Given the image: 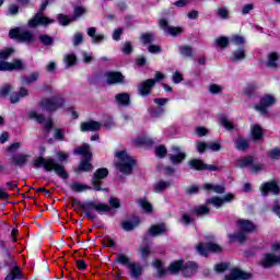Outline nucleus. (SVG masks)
I'll list each match as a JSON object with an SVG mask.
<instances>
[{
    "mask_svg": "<svg viewBox=\"0 0 280 280\" xmlns=\"http://www.w3.org/2000/svg\"><path fill=\"white\" fill-rule=\"evenodd\" d=\"M33 167L35 170H38V167H43L45 172H55L57 176L60 178H68L67 171H65V166L62 164H59L54 160L52 158H37L33 162Z\"/></svg>",
    "mask_w": 280,
    "mask_h": 280,
    "instance_id": "nucleus-1",
    "label": "nucleus"
},
{
    "mask_svg": "<svg viewBox=\"0 0 280 280\" xmlns=\"http://www.w3.org/2000/svg\"><path fill=\"white\" fill-rule=\"evenodd\" d=\"M237 229L241 231L238 234H231V242H244L246 240V233H253L257 231V226L253 222L244 219H240L236 223Z\"/></svg>",
    "mask_w": 280,
    "mask_h": 280,
    "instance_id": "nucleus-2",
    "label": "nucleus"
},
{
    "mask_svg": "<svg viewBox=\"0 0 280 280\" xmlns=\"http://www.w3.org/2000/svg\"><path fill=\"white\" fill-rule=\"evenodd\" d=\"M168 270L171 275H178V271L182 270L185 277H191L192 275H196V270H198V265H196V262L183 264V260H176L171 264Z\"/></svg>",
    "mask_w": 280,
    "mask_h": 280,
    "instance_id": "nucleus-3",
    "label": "nucleus"
},
{
    "mask_svg": "<svg viewBox=\"0 0 280 280\" xmlns=\"http://www.w3.org/2000/svg\"><path fill=\"white\" fill-rule=\"evenodd\" d=\"M118 159L116 167L122 174H132V167H135V159L130 156L126 151L116 152Z\"/></svg>",
    "mask_w": 280,
    "mask_h": 280,
    "instance_id": "nucleus-4",
    "label": "nucleus"
},
{
    "mask_svg": "<svg viewBox=\"0 0 280 280\" xmlns=\"http://www.w3.org/2000/svg\"><path fill=\"white\" fill-rule=\"evenodd\" d=\"M74 154H80L81 156H84V159L81 161L80 165H79V170H81V172H92L93 170V165L89 163V161H91V147L89 144H83L77 149H74Z\"/></svg>",
    "mask_w": 280,
    "mask_h": 280,
    "instance_id": "nucleus-5",
    "label": "nucleus"
},
{
    "mask_svg": "<svg viewBox=\"0 0 280 280\" xmlns=\"http://www.w3.org/2000/svg\"><path fill=\"white\" fill-rule=\"evenodd\" d=\"M62 106H65V98L61 95L44 98L39 103V108H42V110H48L49 113H54V110H58V108H62Z\"/></svg>",
    "mask_w": 280,
    "mask_h": 280,
    "instance_id": "nucleus-6",
    "label": "nucleus"
},
{
    "mask_svg": "<svg viewBox=\"0 0 280 280\" xmlns=\"http://www.w3.org/2000/svg\"><path fill=\"white\" fill-rule=\"evenodd\" d=\"M91 209H95L97 213H108L110 211V206L106 203H97L93 201L88 202L84 206L85 215H88V218H90L91 220H95V215L91 213Z\"/></svg>",
    "mask_w": 280,
    "mask_h": 280,
    "instance_id": "nucleus-7",
    "label": "nucleus"
},
{
    "mask_svg": "<svg viewBox=\"0 0 280 280\" xmlns=\"http://www.w3.org/2000/svg\"><path fill=\"white\" fill-rule=\"evenodd\" d=\"M9 37L16 38L21 43H34V34H32L30 31L21 28H12L9 32Z\"/></svg>",
    "mask_w": 280,
    "mask_h": 280,
    "instance_id": "nucleus-8",
    "label": "nucleus"
},
{
    "mask_svg": "<svg viewBox=\"0 0 280 280\" xmlns=\"http://www.w3.org/2000/svg\"><path fill=\"white\" fill-rule=\"evenodd\" d=\"M275 104H277V98L273 95L266 94L260 100V103L255 106V109L260 113V115H266V113H268V108H270V106H275Z\"/></svg>",
    "mask_w": 280,
    "mask_h": 280,
    "instance_id": "nucleus-9",
    "label": "nucleus"
},
{
    "mask_svg": "<svg viewBox=\"0 0 280 280\" xmlns=\"http://www.w3.org/2000/svg\"><path fill=\"white\" fill-rule=\"evenodd\" d=\"M197 253H199V255H202L203 257H207V255H209V253H222V247L215 243H208V244H203L200 243L197 245Z\"/></svg>",
    "mask_w": 280,
    "mask_h": 280,
    "instance_id": "nucleus-10",
    "label": "nucleus"
},
{
    "mask_svg": "<svg viewBox=\"0 0 280 280\" xmlns=\"http://www.w3.org/2000/svg\"><path fill=\"white\" fill-rule=\"evenodd\" d=\"M159 25L161 30H163V32L170 36H180V34L184 32L183 27L180 26H170L167 24V20L165 19L160 20Z\"/></svg>",
    "mask_w": 280,
    "mask_h": 280,
    "instance_id": "nucleus-11",
    "label": "nucleus"
},
{
    "mask_svg": "<svg viewBox=\"0 0 280 280\" xmlns=\"http://www.w3.org/2000/svg\"><path fill=\"white\" fill-rule=\"evenodd\" d=\"M106 176H108V168H98L94 173V177L92 179V185L94 186V189L96 191L102 190V180H104V178H106Z\"/></svg>",
    "mask_w": 280,
    "mask_h": 280,
    "instance_id": "nucleus-12",
    "label": "nucleus"
},
{
    "mask_svg": "<svg viewBox=\"0 0 280 280\" xmlns=\"http://www.w3.org/2000/svg\"><path fill=\"white\" fill-rule=\"evenodd\" d=\"M189 167L191 170H198V171H202V170H209V172H218L219 167L215 164H206L205 162H202V160H191L189 163Z\"/></svg>",
    "mask_w": 280,
    "mask_h": 280,
    "instance_id": "nucleus-13",
    "label": "nucleus"
},
{
    "mask_svg": "<svg viewBox=\"0 0 280 280\" xmlns=\"http://www.w3.org/2000/svg\"><path fill=\"white\" fill-rule=\"evenodd\" d=\"M51 23H55V20H51L40 13H37L34 15L33 19L28 21V27H38V25H51Z\"/></svg>",
    "mask_w": 280,
    "mask_h": 280,
    "instance_id": "nucleus-14",
    "label": "nucleus"
},
{
    "mask_svg": "<svg viewBox=\"0 0 280 280\" xmlns=\"http://www.w3.org/2000/svg\"><path fill=\"white\" fill-rule=\"evenodd\" d=\"M196 149L199 152V154H202L207 152V150H210L211 152H220L222 147L218 142L206 143L199 141L196 143Z\"/></svg>",
    "mask_w": 280,
    "mask_h": 280,
    "instance_id": "nucleus-15",
    "label": "nucleus"
},
{
    "mask_svg": "<svg viewBox=\"0 0 280 280\" xmlns=\"http://www.w3.org/2000/svg\"><path fill=\"white\" fill-rule=\"evenodd\" d=\"M260 191L262 196H268V194H275L277 196L280 189L277 182H268L260 187Z\"/></svg>",
    "mask_w": 280,
    "mask_h": 280,
    "instance_id": "nucleus-16",
    "label": "nucleus"
},
{
    "mask_svg": "<svg viewBox=\"0 0 280 280\" xmlns=\"http://www.w3.org/2000/svg\"><path fill=\"white\" fill-rule=\"evenodd\" d=\"M260 264L264 268H270L271 266H275V264H280V253L278 256L275 254H265Z\"/></svg>",
    "mask_w": 280,
    "mask_h": 280,
    "instance_id": "nucleus-17",
    "label": "nucleus"
},
{
    "mask_svg": "<svg viewBox=\"0 0 280 280\" xmlns=\"http://www.w3.org/2000/svg\"><path fill=\"white\" fill-rule=\"evenodd\" d=\"M18 69H23V62H21V60L13 62L0 61V71H16Z\"/></svg>",
    "mask_w": 280,
    "mask_h": 280,
    "instance_id": "nucleus-18",
    "label": "nucleus"
},
{
    "mask_svg": "<svg viewBox=\"0 0 280 280\" xmlns=\"http://www.w3.org/2000/svg\"><path fill=\"white\" fill-rule=\"evenodd\" d=\"M235 197L232 194L225 195L223 198L213 197L208 199V205H213L215 209H220L225 202H231Z\"/></svg>",
    "mask_w": 280,
    "mask_h": 280,
    "instance_id": "nucleus-19",
    "label": "nucleus"
},
{
    "mask_svg": "<svg viewBox=\"0 0 280 280\" xmlns=\"http://www.w3.org/2000/svg\"><path fill=\"white\" fill-rule=\"evenodd\" d=\"M105 82L107 84H121L124 82V74L121 72H106Z\"/></svg>",
    "mask_w": 280,
    "mask_h": 280,
    "instance_id": "nucleus-20",
    "label": "nucleus"
},
{
    "mask_svg": "<svg viewBox=\"0 0 280 280\" xmlns=\"http://www.w3.org/2000/svg\"><path fill=\"white\" fill-rule=\"evenodd\" d=\"M154 84H155V81L153 79H148L143 81L138 88L140 95H142L143 97L145 95H150V91H152V88L154 86Z\"/></svg>",
    "mask_w": 280,
    "mask_h": 280,
    "instance_id": "nucleus-21",
    "label": "nucleus"
},
{
    "mask_svg": "<svg viewBox=\"0 0 280 280\" xmlns=\"http://www.w3.org/2000/svg\"><path fill=\"white\" fill-rule=\"evenodd\" d=\"M100 128H102V125L95 120L81 124V132H95V130H100Z\"/></svg>",
    "mask_w": 280,
    "mask_h": 280,
    "instance_id": "nucleus-22",
    "label": "nucleus"
},
{
    "mask_svg": "<svg viewBox=\"0 0 280 280\" xmlns=\"http://www.w3.org/2000/svg\"><path fill=\"white\" fill-rule=\"evenodd\" d=\"M165 233H167L165 224H155L149 229V235L151 237H159V235H165Z\"/></svg>",
    "mask_w": 280,
    "mask_h": 280,
    "instance_id": "nucleus-23",
    "label": "nucleus"
},
{
    "mask_svg": "<svg viewBox=\"0 0 280 280\" xmlns=\"http://www.w3.org/2000/svg\"><path fill=\"white\" fill-rule=\"evenodd\" d=\"M175 154L171 155V163H173V165H178V163H183V161H185V153L180 152V149H178L177 147L173 148Z\"/></svg>",
    "mask_w": 280,
    "mask_h": 280,
    "instance_id": "nucleus-24",
    "label": "nucleus"
},
{
    "mask_svg": "<svg viewBox=\"0 0 280 280\" xmlns=\"http://www.w3.org/2000/svg\"><path fill=\"white\" fill-rule=\"evenodd\" d=\"M246 58V50L244 48H238L237 50H234L230 57V60L232 62H242Z\"/></svg>",
    "mask_w": 280,
    "mask_h": 280,
    "instance_id": "nucleus-25",
    "label": "nucleus"
},
{
    "mask_svg": "<svg viewBox=\"0 0 280 280\" xmlns=\"http://www.w3.org/2000/svg\"><path fill=\"white\" fill-rule=\"evenodd\" d=\"M267 67L270 69H277V67H279V54L270 52L267 56Z\"/></svg>",
    "mask_w": 280,
    "mask_h": 280,
    "instance_id": "nucleus-26",
    "label": "nucleus"
},
{
    "mask_svg": "<svg viewBox=\"0 0 280 280\" xmlns=\"http://www.w3.org/2000/svg\"><path fill=\"white\" fill-rule=\"evenodd\" d=\"M250 132L254 141H259L264 137V129L259 125H253L250 127Z\"/></svg>",
    "mask_w": 280,
    "mask_h": 280,
    "instance_id": "nucleus-27",
    "label": "nucleus"
},
{
    "mask_svg": "<svg viewBox=\"0 0 280 280\" xmlns=\"http://www.w3.org/2000/svg\"><path fill=\"white\" fill-rule=\"evenodd\" d=\"M128 270L133 279L141 277V272H143V269L137 262H131Z\"/></svg>",
    "mask_w": 280,
    "mask_h": 280,
    "instance_id": "nucleus-28",
    "label": "nucleus"
},
{
    "mask_svg": "<svg viewBox=\"0 0 280 280\" xmlns=\"http://www.w3.org/2000/svg\"><path fill=\"white\" fill-rule=\"evenodd\" d=\"M95 27L88 28V36L92 38L93 43H102L104 40V34H96Z\"/></svg>",
    "mask_w": 280,
    "mask_h": 280,
    "instance_id": "nucleus-29",
    "label": "nucleus"
},
{
    "mask_svg": "<svg viewBox=\"0 0 280 280\" xmlns=\"http://www.w3.org/2000/svg\"><path fill=\"white\" fill-rule=\"evenodd\" d=\"M116 261L117 264H120V266H125V268H130V265L132 264V261H130V257L124 254H117Z\"/></svg>",
    "mask_w": 280,
    "mask_h": 280,
    "instance_id": "nucleus-30",
    "label": "nucleus"
},
{
    "mask_svg": "<svg viewBox=\"0 0 280 280\" xmlns=\"http://www.w3.org/2000/svg\"><path fill=\"white\" fill-rule=\"evenodd\" d=\"M116 102L120 106H128V104H130V95H128V93L118 94L116 95Z\"/></svg>",
    "mask_w": 280,
    "mask_h": 280,
    "instance_id": "nucleus-31",
    "label": "nucleus"
},
{
    "mask_svg": "<svg viewBox=\"0 0 280 280\" xmlns=\"http://www.w3.org/2000/svg\"><path fill=\"white\" fill-rule=\"evenodd\" d=\"M203 189L207 191H214V194H224V186L206 184Z\"/></svg>",
    "mask_w": 280,
    "mask_h": 280,
    "instance_id": "nucleus-32",
    "label": "nucleus"
},
{
    "mask_svg": "<svg viewBox=\"0 0 280 280\" xmlns=\"http://www.w3.org/2000/svg\"><path fill=\"white\" fill-rule=\"evenodd\" d=\"M237 167H249V165H253V158L252 156H245L241 158L236 161Z\"/></svg>",
    "mask_w": 280,
    "mask_h": 280,
    "instance_id": "nucleus-33",
    "label": "nucleus"
},
{
    "mask_svg": "<svg viewBox=\"0 0 280 280\" xmlns=\"http://www.w3.org/2000/svg\"><path fill=\"white\" fill-rule=\"evenodd\" d=\"M28 92L25 90V88H21L19 94H13L11 96L12 104H16L22 97H27Z\"/></svg>",
    "mask_w": 280,
    "mask_h": 280,
    "instance_id": "nucleus-34",
    "label": "nucleus"
},
{
    "mask_svg": "<svg viewBox=\"0 0 280 280\" xmlns=\"http://www.w3.org/2000/svg\"><path fill=\"white\" fill-rule=\"evenodd\" d=\"M136 226H139V219L136 218L133 222L131 221H124L122 222V229L124 231H132V229H136Z\"/></svg>",
    "mask_w": 280,
    "mask_h": 280,
    "instance_id": "nucleus-35",
    "label": "nucleus"
},
{
    "mask_svg": "<svg viewBox=\"0 0 280 280\" xmlns=\"http://www.w3.org/2000/svg\"><path fill=\"white\" fill-rule=\"evenodd\" d=\"M27 159H30V155H23V154L15 155L13 156V163L21 167L25 165V163H27Z\"/></svg>",
    "mask_w": 280,
    "mask_h": 280,
    "instance_id": "nucleus-36",
    "label": "nucleus"
},
{
    "mask_svg": "<svg viewBox=\"0 0 280 280\" xmlns=\"http://www.w3.org/2000/svg\"><path fill=\"white\" fill-rule=\"evenodd\" d=\"M214 43L217 47H220L221 49H225V47H229V37L226 36L218 37L214 40Z\"/></svg>",
    "mask_w": 280,
    "mask_h": 280,
    "instance_id": "nucleus-37",
    "label": "nucleus"
},
{
    "mask_svg": "<svg viewBox=\"0 0 280 280\" xmlns=\"http://www.w3.org/2000/svg\"><path fill=\"white\" fill-rule=\"evenodd\" d=\"M140 207L143 209L147 213H153L154 208L152 207V203H150L148 200L142 199L139 201Z\"/></svg>",
    "mask_w": 280,
    "mask_h": 280,
    "instance_id": "nucleus-38",
    "label": "nucleus"
},
{
    "mask_svg": "<svg viewBox=\"0 0 280 280\" xmlns=\"http://www.w3.org/2000/svg\"><path fill=\"white\" fill-rule=\"evenodd\" d=\"M21 277H22L21 270L19 269V267H15L11 270L10 275H8L4 280L21 279Z\"/></svg>",
    "mask_w": 280,
    "mask_h": 280,
    "instance_id": "nucleus-39",
    "label": "nucleus"
},
{
    "mask_svg": "<svg viewBox=\"0 0 280 280\" xmlns=\"http://www.w3.org/2000/svg\"><path fill=\"white\" fill-rule=\"evenodd\" d=\"M167 187H170V182L160 180L154 185V191L160 194V191H164Z\"/></svg>",
    "mask_w": 280,
    "mask_h": 280,
    "instance_id": "nucleus-40",
    "label": "nucleus"
},
{
    "mask_svg": "<svg viewBox=\"0 0 280 280\" xmlns=\"http://www.w3.org/2000/svg\"><path fill=\"white\" fill-rule=\"evenodd\" d=\"M30 119H33L34 121H37V124H43L45 121V118L43 115L38 114L36 110H32L28 113Z\"/></svg>",
    "mask_w": 280,
    "mask_h": 280,
    "instance_id": "nucleus-41",
    "label": "nucleus"
},
{
    "mask_svg": "<svg viewBox=\"0 0 280 280\" xmlns=\"http://www.w3.org/2000/svg\"><path fill=\"white\" fill-rule=\"evenodd\" d=\"M220 124H221V126H223V128H225V130H233V128H235L233 122L231 120H229V118H226V117H221Z\"/></svg>",
    "mask_w": 280,
    "mask_h": 280,
    "instance_id": "nucleus-42",
    "label": "nucleus"
},
{
    "mask_svg": "<svg viewBox=\"0 0 280 280\" xmlns=\"http://www.w3.org/2000/svg\"><path fill=\"white\" fill-rule=\"evenodd\" d=\"M231 43H233V45H236V46H242V45H245L246 39L242 35H233L231 37Z\"/></svg>",
    "mask_w": 280,
    "mask_h": 280,
    "instance_id": "nucleus-43",
    "label": "nucleus"
},
{
    "mask_svg": "<svg viewBox=\"0 0 280 280\" xmlns=\"http://www.w3.org/2000/svg\"><path fill=\"white\" fill-rule=\"evenodd\" d=\"M57 21H58V23L60 25H69V23H71V21H74V19L73 18H69V16H67L65 14H59L57 16Z\"/></svg>",
    "mask_w": 280,
    "mask_h": 280,
    "instance_id": "nucleus-44",
    "label": "nucleus"
},
{
    "mask_svg": "<svg viewBox=\"0 0 280 280\" xmlns=\"http://www.w3.org/2000/svg\"><path fill=\"white\" fill-rule=\"evenodd\" d=\"M235 145H236V150H246V148H248V140L244 138H238L235 141Z\"/></svg>",
    "mask_w": 280,
    "mask_h": 280,
    "instance_id": "nucleus-45",
    "label": "nucleus"
},
{
    "mask_svg": "<svg viewBox=\"0 0 280 280\" xmlns=\"http://www.w3.org/2000/svg\"><path fill=\"white\" fill-rule=\"evenodd\" d=\"M71 189H72V191H78L80 194L82 191H86L89 189V186H86L84 184H80V183H74V184H72Z\"/></svg>",
    "mask_w": 280,
    "mask_h": 280,
    "instance_id": "nucleus-46",
    "label": "nucleus"
},
{
    "mask_svg": "<svg viewBox=\"0 0 280 280\" xmlns=\"http://www.w3.org/2000/svg\"><path fill=\"white\" fill-rule=\"evenodd\" d=\"M56 156H57L59 163H67L69 161V153H67L65 151L57 152Z\"/></svg>",
    "mask_w": 280,
    "mask_h": 280,
    "instance_id": "nucleus-47",
    "label": "nucleus"
},
{
    "mask_svg": "<svg viewBox=\"0 0 280 280\" xmlns=\"http://www.w3.org/2000/svg\"><path fill=\"white\" fill-rule=\"evenodd\" d=\"M166 154H167V149L164 145H160L155 148V156H158L159 159L165 158Z\"/></svg>",
    "mask_w": 280,
    "mask_h": 280,
    "instance_id": "nucleus-48",
    "label": "nucleus"
},
{
    "mask_svg": "<svg viewBox=\"0 0 280 280\" xmlns=\"http://www.w3.org/2000/svg\"><path fill=\"white\" fill-rule=\"evenodd\" d=\"M179 52L182 54V56L189 58V56L194 54V50L191 49L190 46H182L179 47Z\"/></svg>",
    "mask_w": 280,
    "mask_h": 280,
    "instance_id": "nucleus-49",
    "label": "nucleus"
},
{
    "mask_svg": "<svg viewBox=\"0 0 280 280\" xmlns=\"http://www.w3.org/2000/svg\"><path fill=\"white\" fill-rule=\"evenodd\" d=\"M12 54H14L12 48L0 50V60H8Z\"/></svg>",
    "mask_w": 280,
    "mask_h": 280,
    "instance_id": "nucleus-50",
    "label": "nucleus"
},
{
    "mask_svg": "<svg viewBox=\"0 0 280 280\" xmlns=\"http://www.w3.org/2000/svg\"><path fill=\"white\" fill-rule=\"evenodd\" d=\"M39 42L46 46L54 45V38L49 35H40Z\"/></svg>",
    "mask_w": 280,
    "mask_h": 280,
    "instance_id": "nucleus-51",
    "label": "nucleus"
},
{
    "mask_svg": "<svg viewBox=\"0 0 280 280\" xmlns=\"http://www.w3.org/2000/svg\"><path fill=\"white\" fill-rule=\"evenodd\" d=\"M65 62L67 67H73L75 65V55L73 54L66 55Z\"/></svg>",
    "mask_w": 280,
    "mask_h": 280,
    "instance_id": "nucleus-52",
    "label": "nucleus"
},
{
    "mask_svg": "<svg viewBox=\"0 0 280 280\" xmlns=\"http://www.w3.org/2000/svg\"><path fill=\"white\" fill-rule=\"evenodd\" d=\"M154 40V35L150 34V33H145L141 35V42L144 45H148L149 43H152Z\"/></svg>",
    "mask_w": 280,
    "mask_h": 280,
    "instance_id": "nucleus-53",
    "label": "nucleus"
},
{
    "mask_svg": "<svg viewBox=\"0 0 280 280\" xmlns=\"http://www.w3.org/2000/svg\"><path fill=\"white\" fill-rule=\"evenodd\" d=\"M195 213L197 215H207V213H209V209L207 206H199L195 209Z\"/></svg>",
    "mask_w": 280,
    "mask_h": 280,
    "instance_id": "nucleus-54",
    "label": "nucleus"
},
{
    "mask_svg": "<svg viewBox=\"0 0 280 280\" xmlns=\"http://www.w3.org/2000/svg\"><path fill=\"white\" fill-rule=\"evenodd\" d=\"M38 80V72H33L30 77L24 79V84H32Z\"/></svg>",
    "mask_w": 280,
    "mask_h": 280,
    "instance_id": "nucleus-55",
    "label": "nucleus"
},
{
    "mask_svg": "<svg viewBox=\"0 0 280 280\" xmlns=\"http://www.w3.org/2000/svg\"><path fill=\"white\" fill-rule=\"evenodd\" d=\"M153 266H154V268L158 269L160 277H163V275H165V269H163V265H162L161 260H155L153 262Z\"/></svg>",
    "mask_w": 280,
    "mask_h": 280,
    "instance_id": "nucleus-56",
    "label": "nucleus"
},
{
    "mask_svg": "<svg viewBox=\"0 0 280 280\" xmlns=\"http://www.w3.org/2000/svg\"><path fill=\"white\" fill-rule=\"evenodd\" d=\"M82 14H86V9H84L82 7H77L74 9V16H73L74 21H75V19H80V16H82Z\"/></svg>",
    "mask_w": 280,
    "mask_h": 280,
    "instance_id": "nucleus-57",
    "label": "nucleus"
},
{
    "mask_svg": "<svg viewBox=\"0 0 280 280\" xmlns=\"http://www.w3.org/2000/svg\"><path fill=\"white\" fill-rule=\"evenodd\" d=\"M209 91L210 93H212L213 95H217V93H222V86L218 85V84H211L209 86Z\"/></svg>",
    "mask_w": 280,
    "mask_h": 280,
    "instance_id": "nucleus-58",
    "label": "nucleus"
},
{
    "mask_svg": "<svg viewBox=\"0 0 280 280\" xmlns=\"http://www.w3.org/2000/svg\"><path fill=\"white\" fill-rule=\"evenodd\" d=\"M54 137L57 141H62L65 139V130L62 129H56Z\"/></svg>",
    "mask_w": 280,
    "mask_h": 280,
    "instance_id": "nucleus-59",
    "label": "nucleus"
},
{
    "mask_svg": "<svg viewBox=\"0 0 280 280\" xmlns=\"http://www.w3.org/2000/svg\"><path fill=\"white\" fill-rule=\"evenodd\" d=\"M267 156L269 159H279L280 158V150L279 149H272L271 151L268 152Z\"/></svg>",
    "mask_w": 280,
    "mask_h": 280,
    "instance_id": "nucleus-60",
    "label": "nucleus"
},
{
    "mask_svg": "<svg viewBox=\"0 0 280 280\" xmlns=\"http://www.w3.org/2000/svg\"><path fill=\"white\" fill-rule=\"evenodd\" d=\"M109 205L110 207H113L114 209H119L121 207V202L119 201L118 198L112 197L109 199Z\"/></svg>",
    "mask_w": 280,
    "mask_h": 280,
    "instance_id": "nucleus-61",
    "label": "nucleus"
},
{
    "mask_svg": "<svg viewBox=\"0 0 280 280\" xmlns=\"http://www.w3.org/2000/svg\"><path fill=\"white\" fill-rule=\"evenodd\" d=\"M218 16H220V19H229V10L226 8L218 9Z\"/></svg>",
    "mask_w": 280,
    "mask_h": 280,
    "instance_id": "nucleus-62",
    "label": "nucleus"
},
{
    "mask_svg": "<svg viewBox=\"0 0 280 280\" xmlns=\"http://www.w3.org/2000/svg\"><path fill=\"white\" fill-rule=\"evenodd\" d=\"M148 50L150 54H161L162 51L161 46H156V45H150L148 47Z\"/></svg>",
    "mask_w": 280,
    "mask_h": 280,
    "instance_id": "nucleus-63",
    "label": "nucleus"
},
{
    "mask_svg": "<svg viewBox=\"0 0 280 280\" xmlns=\"http://www.w3.org/2000/svg\"><path fill=\"white\" fill-rule=\"evenodd\" d=\"M173 82L174 84H180V82H183V75L180 74V72L176 71L173 74Z\"/></svg>",
    "mask_w": 280,
    "mask_h": 280,
    "instance_id": "nucleus-64",
    "label": "nucleus"
}]
</instances>
